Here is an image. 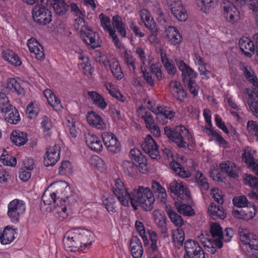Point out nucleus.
Returning a JSON list of instances; mask_svg holds the SVG:
<instances>
[{
	"label": "nucleus",
	"mask_w": 258,
	"mask_h": 258,
	"mask_svg": "<svg viewBox=\"0 0 258 258\" xmlns=\"http://www.w3.org/2000/svg\"><path fill=\"white\" fill-rule=\"evenodd\" d=\"M11 140L17 146L23 145L27 142V134L19 131H13L12 133Z\"/></svg>",
	"instance_id": "nucleus-43"
},
{
	"label": "nucleus",
	"mask_w": 258,
	"mask_h": 258,
	"mask_svg": "<svg viewBox=\"0 0 258 258\" xmlns=\"http://www.w3.org/2000/svg\"><path fill=\"white\" fill-rule=\"evenodd\" d=\"M6 87L10 90L16 92L18 95H24V89L20 86L19 83L14 78L7 80Z\"/></svg>",
	"instance_id": "nucleus-46"
},
{
	"label": "nucleus",
	"mask_w": 258,
	"mask_h": 258,
	"mask_svg": "<svg viewBox=\"0 0 258 258\" xmlns=\"http://www.w3.org/2000/svg\"><path fill=\"white\" fill-rule=\"evenodd\" d=\"M206 133L210 136L213 137V139L220 146L224 148L227 147V142L222 137L219 133L214 131L211 127H207L206 130Z\"/></svg>",
	"instance_id": "nucleus-45"
},
{
	"label": "nucleus",
	"mask_w": 258,
	"mask_h": 258,
	"mask_svg": "<svg viewBox=\"0 0 258 258\" xmlns=\"http://www.w3.org/2000/svg\"><path fill=\"white\" fill-rule=\"evenodd\" d=\"M99 61L107 66L109 65L111 73L114 77L117 80H121L123 77V73L121 69L118 60L115 58L107 59V56L104 54L100 55Z\"/></svg>",
	"instance_id": "nucleus-10"
},
{
	"label": "nucleus",
	"mask_w": 258,
	"mask_h": 258,
	"mask_svg": "<svg viewBox=\"0 0 258 258\" xmlns=\"http://www.w3.org/2000/svg\"><path fill=\"white\" fill-rule=\"evenodd\" d=\"M16 232L15 229L8 226L0 234V242L2 244H8L14 241Z\"/></svg>",
	"instance_id": "nucleus-31"
},
{
	"label": "nucleus",
	"mask_w": 258,
	"mask_h": 258,
	"mask_svg": "<svg viewBox=\"0 0 258 258\" xmlns=\"http://www.w3.org/2000/svg\"><path fill=\"white\" fill-rule=\"evenodd\" d=\"M79 68L84 71L85 74L89 73L91 70V63L88 57H85L82 55H80L79 57Z\"/></svg>",
	"instance_id": "nucleus-62"
},
{
	"label": "nucleus",
	"mask_w": 258,
	"mask_h": 258,
	"mask_svg": "<svg viewBox=\"0 0 258 258\" xmlns=\"http://www.w3.org/2000/svg\"><path fill=\"white\" fill-rule=\"evenodd\" d=\"M210 232L213 240L215 241V245L219 248L223 247V242L221 241V234L222 228L218 223H211L210 224Z\"/></svg>",
	"instance_id": "nucleus-24"
},
{
	"label": "nucleus",
	"mask_w": 258,
	"mask_h": 258,
	"mask_svg": "<svg viewBox=\"0 0 258 258\" xmlns=\"http://www.w3.org/2000/svg\"><path fill=\"white\" fill-rule=\"evenodd\" d=\"M80 248L81 250H84L86 247L90 245L94 241V234L90 231L79 228Z\"/></svg>",
	"instance_id": "nucleus-21"
},
{
	"label": "nucleus",
	"mask_w": 258,
	"mask_h": 258,
	"mask_svg": "<svg viewBox=\"0 0 258 258\" xmlns=\"http://www.w3.org/2000/svg\"><path fill=\"white\" fill-rule=\"evenodd\" d=\"M172 15L179 21L184 22L187 18V13L180 0H166Z\"/></svg>",
	"instance_id": "nucleus-9"
},
{
	"label": "nucleus",
	"mask_w": 258,
	"mask_h": 258,
	"mask_svg": "<svg viewBox=\"0 0 258 258\" xmlns=\"http://www.w3.org/2000/svg\"><path fill=\"white\" fill-rule=\"evenodd\" d=\"M124 61L130 69L134 71L136 69L135 59L130 50H125L123 52Z\"/></svg>",
	"instance_id": "nucleus-61"
},
{
	"label": "nucleus",
	"mask_w": 258,
	"mask_h": 258,
	"mask_svg": "<svg viewBox=\"0 0 258 258\" xmlns=\"http://www.w3.org/2000/svg\"><path fill=\"white\" fill-rule=\"evenodd\" d=\"M121 166L124 172L128 175L134 177L137 174V165L133 162L123 161Z\"/></svg>",
	"instance_id": "nucleus-50"
},
{
	"label": "nucleus",
	"mask_w": 258,
	"mask_h": 258,
	"mask_svg": "<svg viewBox=\"0 0 258 258\" xmlns=\"http://www.w3.org/2000/svg\"><path fill=\"white\" fill-rule=\"evenodd\" d=\"M99 18L101 21V24L105 31L110 33L113 30L111 27V21L110 18L103 13H101L99 16Z\"/></svg>",
	"instance_id": "nucleus-63"
},
{
	"label": "nucleus",
	"mask_w": 258,
	"mask_h": 258,
	"mask_svg": "<svg viewBox=\"0 0 258 258\" xmlns=\"http://www.w3.org/2000/svg\"><path fill=\"white\" fill-rule=\"evenodd\" d=\"M43 94L48 104L55 110L61 107V101L50 89H47L43 91Z\"/></svg>",
	"instance_id": "nucleus-35"
},
{
	"label": "nucleus",
	"mask_w": 258,
	"mask_h": 258,
	"mask_svg": "<svg viewBox=\"0 0 258 258\" xmlns=\"http://www.w3.org/2000/svg\"><path fill=\"white\" fill-rule=\"evenodd\" d=\"M8 98L4 93H0V112L2 113H8L12 108Z\"/></svg>",
	"instance_id": "nucleus-56"
},
{
	"label": "nucleus",
	"mask_w": 258,
	"mask_h": 258,
	"mask_svg": "<svg viewBox=\"0 0 258 258\" xmlns=\"http://www.w3.org/2000/svg\"><path fill=\"white\" fill-rule=\"evenodd\" d=\"M142 148L144 152L153 159H156L159 156L158 147L152 136L147 135L142 144Z\"/></svg>",
	"instance_id": "nucleus-14"
},
{
	"label": "nucleus",
	"mask_w": 258,
	"mask_h": 258,
	"mask_svg": "<svg viewBox=\"0 0 258 258\" xmlns=\"http://www.w3.org/2000/svg\"><path fill=\"white\" fill-rule=\"evenodd\" d=\"M246 131L249 136L258 141V123L254 120H248L246 124Z\"/></svg>",
	"instance_id": "nucleus-53"
},
{
	"label": "nucleus",
	"mask_w": 258,
	"mask_h": 258,
	"mask_svg": "<svg viewBox=\"0 0 258 258\" xmlns=\"http://www.w3.org/2000/svg\"><path fill=\"white\" fill-rule=\"evenodd\" d=\"M246 105L253 115L258 118V101H255L251 95H248Z\"/></svg>",
	"instance_id": "nucleus-55"
},
{
	"label": "nucleus",
	"mask_w": 258,
	"mask_h": 258,
	"mask_svg": "<svg viewBox=\"0 0 258 258\" xmlns=\"http://www.w3.org/2000/svg\"><path fill=\"white\" fill-rule=\"evenodd\" d=\"M255 151L250 147H246L242 154V160L249 166L253 167L255 164Z\"/></svg>",
	"instance_id": "nucleus-39"
},
{
	"label": "nucleus",
	"mask_w": 258,
	"mask_h": 258,
	"mask_svg": "<svg viewBox=\"0 0 258 258\" xmlns=\"http://www.w3.org/2000/svg\"><path fill=\"white\" fill-rule=\"evenodd\" d=\"M173 241L179 246L182 245L185 239L184 232L181 228H177L172 230Z\"/></svg>",
	"instance_id": "nucleus-48"
},
{
	"label": "nucleus",
	"mask_w": 258,
	"mask_h": 258,
	"mask_svg": "<svg viewBox=\"0 0 258 258\" xmlns=\"http://www.w3.org/2000/svg\"><path fill=\"white\" fill-rule=\"evenodd\" d=\"M88 95L92 100L93 104L97 107L102 109H104L107 107V104L105 102L104 98L97 92L89 91Z\"/></svg>",
	"instance_id": "nucleus-40"
},
{
	"label": "nucleus",
	"mask_w": 258,
	"mask_h": 258,
	"mask_svg": "<svg viewBox=\"0 0 258 258\" xmlns=\"http://www.w3.org/2000/svg\"><path fill=\"white\" fill-rule=\"evenodd\" d=\"M198 237L209 252L212 254L216 252V247L217 246L215 245V241L213 240L212 238H210V236L207 232L205 231L201 232L200 234L198 236Z\"/></svg>",
	"instance_id": "nucleus-25"
},
{
	"label": "nucleus",
	"mask_w": 258,
	"mask_h": 258,
	"mask_svg": "<svg viewBox=\"0 0 258 258\" xmlns=\"http://www.w3.org/2000/svg\"><path fill=\"white\" fill-rule=\"evenodd\" d=\"M85 142L88 147L92 151L99 152L102 150L103 145L100 138L95 135L85 134Z\"/></svg>",
	"instance_id": "nucleus-22"
},
{
	"label": "nucleus",
	"mask_w": 258,
	"mask_h": 258,
	"mask_svg": "<svg viewBox=\"0 0 258 258\" xmlns=\"http://www.w3.org/2000/svg\"><path fill=\"white\" fill-rule=\"evenodd\" d=\"M60 148L59 146L55 145L47 149L44 158V164L45 166L55 165L60 158Z\"/></svg>",
	"instance_id": "nucleus-13"
},
{
	"label": "nucleus",
	"mask_w": 258,
	"mask_h": 258,
	"mask_svg": "<svg viewBox=\"0 0 258 258\" xmlns=\"http://www.w3.org/2000/svg\"><path fill=\"white\" fill-rule=\"evenodd\" d=\"M73 172L72 164L69 161H62L58 168V173L61 175H69Z\"/></svg>",
	"instance_id": "nucleus-60"
},
{
	"label": "nucleus",
	"mask_w": 258,
	"mask_h": 258,
	"mask_svg": "<svg viewBox=\"0 0 258 258\" xmlns=\"http://www.w3.org/2000/svg\"><path fill=\"white\" fill-rule=\"evenodd\" d=\"M50 187L53 188L54 190L50 194L49 196L50 198L47 199L46 193L42 197V200L45 205H50L52 203L57 206L56 211L58 213L65 214L67 211V208L62 203H64L65 199L68 198L67 195L68 184L67 182L62 181H58L52 183Z\"/></svg>",
	"instance_id": "nucleus-1"
},
{
	"label": "nucleus",
	"mask_w": 258,
	"mask_h": 258,
	"mask_svg": "<svg viewBox=\"0 0 258 258\" xmlns=\"http://www.w3.org/2000/svg\"><path fill=\"white\" fill-rule=\"evenodd\" d=\"M53 7L56 14L59 15H63L67 11V5L64 1L54 3Z\"/></svg>",
	"instance_id": "nucleus-64"
},
{
	"label": "nucleus",
	"mask_w": 258,
	"mask_h": 258,
	"mask_svg": "<svg viewBox=\"0 0 258 258\" xmlns=\"http://www.w3.org/2000/svg\"><path fill=\"white\" fill-rule=\"evenodd\" d=\"M79 228L68 231L64 235L63 242L69 247L74 248L72 250H78L80 248Z\"/></svg>",
	"instance_id": "nucleus-15"
},
{
	"label": "nucleus",
	"mask_w": 258,
	"mask_h": 258,
	"mask_svg": "<svg viewBox=\"0 0 258 258\" xmlns=\"http://www.w3.org/2000/svg\"><path fill=\"white\" fill-rule=\"evenodd\" d=\"M239 47L245 56L251 57L254 51L253 43L248 38H241L239 41Z\"/></svg>",
	"instance_id": "nucleus-30"
},
{
	"label": "nucleus",
	"mask_w": 258,
	"mask_h": 258,
	"mask_svg": "<svg viewBox=\"0 0 258 258\" xmlns=\"http://www.w3.org/2000/svg\"><path fill=\"white\" fill-rule=\"evenodd\" d=\"M166 211L172 222L176 227H181L184 225V221L181 216L177 214L172 209L166 207Z\"/></svg>",
	"instance_id": "nucleus-47"
},
{
	"label": "nucleus",
	"mask_w": 258,
	"mask_h": 258,
	"mask_svg": "<svg viewBox=\"0 0 258 258\" xmlns=\"http://www.w3.org/2000/svg\"><path fill=\"white\" fill-rule=\"evenodd\" d=\"M148 233L150 241L148 239V242L147 243H144V244L147 252L151 255L158 251V237L157 234L154 231H149Z\"/></svg>",
	"instance_id": "nucleus-23"
},
{
	"label": "nucleus",
	"mask_w": 258,
	"mask_h": 258,
	"mask_svg": "<svg viewBox=\"0 0 258 258\" xmlns=\"http://www.w3.org/2000/svg\"><path fill=\"white\" fill-rule=\"evenodd\" d=\"M155 198L152 191L149 187L140 186L131 193L129 199L132 207L137 210L139 206L146 211L152 210L154 207Z\"/></svg>",
	"instance_id": "nucleus-2"
},
{
	"label": "nucleus",
	"mask_w": 258,
	"mask_h": 258,
	"mask_svg": "<svg viewBox=\"0 0 258 258\" xmlns=\"http://www.w3.org/2000/svg\"><path fill=\"white\" fill-rule=\"evenodd\" d=\"M185 253L183 258H205V252L199 242L192 239H188L184 242Z\"/></svg>",
	"instance_id": "nucleus-6"
},
{
	"label": "nucleus",
	"mask_w": 258,
	"mask_h": 258,
	"mask_svg": "<svg viewBox=\"0 0 258 258\" xmlns=\"http://www.w3.org/2000/svg\"><path fill=\"white\" fill-rule=\"evenodd\" d=\"M236 213L239 214L240 216L238 217L239 218L248 220L254 217L256 214V209L254 205L249 203V205L240 211L235 210L233 211L234 214H235Z\"/></svg>",
	"instance_id": "nucleus-29"
},
{
	"label": "nucleus",
	"mask_w": 258,
	"mask_h": 258,
	"mask_svg": "<svg viewBox=\"0 0 258 258\" xmlns=\"http://www.w3.org/2000/svg\"><path fill=\"white\" fill-rule=\"evenodd\" d=\"M166 36L170 43L179 45L182 41V36L178 30L174 27L169 26L166 30Z\"/></svg>",
	"instance_id": "nucleus-32"
},
{
	"label": "nucleus",
	"mask_w": 258,
	"mask_h": 258,
	"mask_svg": "<svg viewBox=\"0 0 258 258\" xmlns=\"http://www.w3.org/2000/svg\"><path fill=\"white\" fill-rule=\"evenodd\" d=\"M88 123L92 126L99 130L105 128V124L101 117L96 112L91 111L88 112L87 116Z\"/></svg>",
	"instance_id": "nucleus-27"
},
{
	"label": "nucleus",
	"mask_w": 258,
	"mask_h": 258,
	"mask_svg": "<svg viewBox=\"0 0 258 258\" xmlns=\"http://www.w3.org/2000/svg\"><path fill=\"white\" fill-rule=\"evenodd\" d=\"M170 166L176 173L182 178L188 177L191 175L189 170H185L177 162H171Z\"/></svg>",
	"instance_id": "nucleus-54"
},
{
	"label": "nucleus",
	"mask_w": 258,
	"mask_h": 258,
	"mask_svg": "<svg viewBox=\"0 0 258 258\" xmlns=\"http://www.w3.org/2000/svg\"><path fill=\"white\" fill-rule=\"evenodd\" d=\"M32 16L35 22L42 25L48 24L52 19L51 13L47 7L39 6H36L33 8Z\"/></svg>",
	"instance_id": "nucleus-7"
},
{
	"label": "nucleus",
	"mask_w": 258,
	"mask_h": 258,
	"mask_svg": "<svg viewBox=\"0 0 258 258\" xmlns=\"http://www.w3.org/2000/svg\"><path fill=\"white\" fill-rule=\"evenodd\" d=\"M27 45L31 53H33L36 58L43 60L45 57L43 48L39 42L34 38H31L27 40Z\"/></svg>",
	"instance_id": "nucleus-19"
},
{
	"label": "nucleus",
	"mask_w": 258,
	"mask_h": 258,
	"mask_svg": "<svg viewBox=\"0 0 258 258\" xmlns=\"http://www.w3.org/2000/svg\"><path fill=\"white\" fill-rule=\"evenodd\" d=\"M26 211V204L22 200L16 199L8 205L7 215L13 223H18L25 214Z\"/></svg>",
	"instance_id": "nucleus-4"
},
{
	"label": "nucleus",
	"mask_w": 258,
	"mask_h": 258,
	"mask_svg": "<svg viewBox=\"0 0 258 258\" xmlns=\"http://www.w3.org/2000/svg\"><path fill=\"white\" fill-rule=\"evenodd\" d=\"M169 88L171 94L178 100H182L186 96V93L181 83L176 81H172L169 84Z\"/></svg>",
	"instance_id": "nucleus-26"
},
{
	"label": "nucleus",
	"mask_w": 258,
	"mask_h": 258,
	"mask_svg": "<svg viewBox=\"0 0 258 258\" xmlns=\"http://www.w3.org/2000/svg\"><path fill=\"white\" fill-rule=\"evenodd\" d=\"M112 190L122 205L128 206L131 194L128 193L124 183L119 178L113 179L112 182Z\"/></svg>",
	"instance_id": "nucleus-5"
},
{
	"label": "nucleus",
	"mask_w": 258,
	"mask_h": 258,
	"mask_svg": "<svg viewBox=\"0 0 258 258\" xmlns=\"http://www.w3.org/2000/svg\"><path fill=\"white\" fill-rule=\"evenodd\" d=\"M208 211L210 216L213 219L220 218L223 219L226 217L225 213L222 207L216 206L212 203L209 206Z\"/></svg>",
	"instance_id": "nucleus-37"
},
{
	"label": "nucleus",
	"mask_w": 258,
	"mask_h": 258,
	"mask_svg": "<svg viewBox=\"0 0 258 258\" xmlns=\"http://www.w3.org/2000/svg\"><path fill=\"white\" fill-rule=\"evenodd\" d=\"M221 169L226 172L228 176L233 178L237 176L238 169L235 165L230 161H225L220 164Z\"/></svg>",
	"instance_id": "nucleus-42"
},
{
	"label": "nucleus",
	"mask_w": 258,
	"mask_h": 258,
	"mask_svg": "<svg viewBox=\"0 0 258 258\" xmlns=\"http://www.w3.org/2000/svg\"><path fill=\"white\" fill-rule=\"evenodd\" d=\"M195 178L197 185L201 190H207L209 188V184L202 173L197 171Z\"/></svg>",
	"instance_id": "nucleus-57"
},
{
	"label": "nucleus",
	"mask_w": 258,
	"mask_h": 258,
	"mask_svg": "<svg viewBox=\"0 0 258 258\" xmlns=\"http://www.w3.org/2000/svg\"><path fill=\"white\" fill-rule=\"evenodd\" d=\"M7 113L8 115L6 116V119L10 123L17 124L20 120V118L19 112L13 106H12V108H11V109Z\"/></svg>",
	"instance_id": "nucleus-58"
},
{
	"label": "nucleus",
	"mask_w": 258,
	"mask_h": 258,
	"mask_svg": "<svg viewBox=\"0 0 258 258\" xmlns=\"http://www.w3.org/2000/svg\"><path fill=\"white\" fill-rule=\"evenodd\" d=\"M139 117L144 119L146 127H150L154 124L155 121L152 113L144 106H141L137 109Z\"/></svg>",
	"instance_id": "nucleus-33"
},
{
	"label": "nucleus",
	"mask_w": 258,
	"mask_h": 258,
	"mask_svg": "<svg viewBox=\"0 0 258 258\" xmlns=\"http://www.w3.org/2000/svg\"><path fill=\"white\" fill-rule=\"evenodd\" d=\"M104 86L112 97L122 102L125 101L126 97L118 91L113 84L110 82H106Z\"/></svg>",
	"instance_id": "nucleus-44"
},
{
	"label": "nucleus",
	"mask_w": 258,
	"mask_h": 258,
	"mask_svg": "<svg viewBox=\"0 0 258 258\" xmlns=\"http://www.w3.org/2000/svg\"><path fill=\"white\" fill-rule=\"evenodd\" d=\"M222 7L223 9V16L227 22L234 24L238 21L239 12L231 2L228 0H224Z\"/></svg>",
	"instance_id": "nucleus-8"
},
{
	"label": "nucleus",
	"mask_w": 258,
	"mask_h": 258,
	"mask_svg": "<svg viewBox=\"0 0 258 258\" xmlns=\"http://www.w3.org/2000/svg\"><path fill=\"white\" fill-rule=\"evenodd\" d=\"M151 188L153 191L157 194L158 198L161 202L165 203L167 195L165 189L156 181H152Z\"/></svg>",
	"instance_id": "nucleus-41"
},
{
	"label": "nucleus",
	"mask_w": 258,
	"mask_h": 258,
	"mask_svg": "<svg viewBox=\"0 0 258 258\" xmlns=\"http://www.w3.org/2000/svg\"><path fill=\"white\" fill-rule=\"evenodd\" d=\"M178 69L182 72L184 83L194 80L197 76V73L182 60H176Z\"/></svg>",
	"instance_id": "nucleus-18"
},
{
	"label": "nucleus",
	"mask_w": 258,
	"mask_h": 258,
	"mask_svg": "<svg viewBox=\"0 0 258 258\" xmlns=\"http://www.w3.org/2000/svg\"><path fill=\"white\" fill-rule=\"evenodd\" d=\"M103 142L107 150L112 153L119 152L121 149L120 144L117 138L112 133L104 132L101 135Z\"/></svg>",
	"instance_id": "nucleus-11"
},
{
	"label": "nucleus",
	"mask_w": 258,
	"mask_h": 258,
	"mask_svg": "<svg viewBox=\"0 0 258 258\" xmlns=\"http://www.w3.org/2000/svg\"><path fill=\"white\" fill-rule=\"evenodd\" d=\"M153 112L157 115L158 119L164 116L167 119H171L175 115V112L171 108L164 106H158L153 110Z\"/></svg>",
	"instance_id": "nucleus-38"
},
{
	"label": "nucleus",
	"mask_w": 258,
	"mask_h": 258,
	"mask_svg": "<svg viewBox=\"0 0 258 258\" xmlns=\"http://www.w3.org/2000/svg\"><path fill=\"white\" fill-rule=\"evenodd\" d=\"M82 31L81 36L86 43L93 48L100 46L101 41L99 34L97 32L89 28Z\"/></svg>",
	"instance_id": "nucleus-16"
},
{
	"label": "nucleus",
	"mask_w": 258,
	"mask_h": 258,
	"mask_svg": "<svg viewBox=\"0 0 258 258\" xmlns=\"http://www.w3.org/2000/svg\"><path fill=\"white\" fill-rule=\"evenodd\" d=\"M154 221L162 234H165L167 232L166 219L165 216L158 211L154 212Z\"/></svg>",
	"instance_id": "nucleus-36"
},
{
	"label": "nucleus",
	"mask_w": 258,
	"mask_h": 258,
	"mask_svg": "<svg viewBox=\"0 0 258 258\" xmlns=\"http://www.w3.org/2000/svg\"><path fill=\"white\" fill-rule=\"evenodd\" d=\"M130 250L134 258H141L143 254L142 242L137 236H133L130 241Z\"/></svg>",
	"instance_id": "nucleus-28"
},
{
	"label": "nucleus",
	"mask_w": 258,
	"mask_h": 258,
	"mask_svg": "<svg viewBox=\"0 0 258 258\" xmlns=\"http://www.w3.org/2000/svg\"><path fill=\"white\" fill-rule=\"evenodd\" d=\"M244 183L253 189L258 190V178L251 174L243 176Z\"/></svg>",
	"instance_id": "nucleus-59"
},
{
	"label": "nucleus",
	"mask_w": 258,
	"mask_h": 258,
	"mask_svg": "<svg viewBox=\"0 0 258 258\" xmlns=\"http://www.w3.org/2000/svg\"><path fill=\"white\" fill-rule=\"evenodd\" d=\"M102 204L107 211L109 212L115 213L117 211L116 203L113 197H105L102 199Z\"/></svg>",
	"instance_id": "nucleus-52"
},
{
	"label": "nucleus",
	"mask_w": 258,
	"mask_h": 258,
	"mask_svg": "<svg viewBox=\"0 0 258 258\" xmlns=\"http://www.w3.org/2000/svg\"><path fill=\"white\" fill-rule=\"evenodd\" d=\"M2 57L5 60L14 66H20L22 64L19 56L13 50L7 49L2 52Z\"/></svg>",
	"instance_id": "nucleus-34"
},
{
	"label": "nucleus",
	"mask_w": 258,
	"mask_h": 258,
	"mask_svg": "<svg viewBox=\"0 0 258 258\" xmlns=\"http://www.w3.org/2000/svg\"><path fill=\"white\" fill-rule=\"evenodd\" d=\"M40 123L41 128L42 130L43 135L45 137H50L51 135L52 123L50 118L46 115L42 116Z\"/></svg>",
	"instance_id": "nucleus-49"
},
{
	"label": "nucleus",
	"mask_w": 258,
	"mask_h": 258,
	"mask_svg": "<svg viewBox=\"0 0 258 258\" xmlns=\"http://www.w3.org/2000/svg\"><path fill=\"white\" fill-rule=\"evenodd\" d=\"M164 132L167 137L179 148H186L193 143L192 135L183 125L178 126L174 130L165 126Z\"/></svg>",
	"instance_id": "nucleus-3"
},
{
	"label": "nucleus",
	"mask_w": 258,
	"mask_h": 258,
	"mask_svg": "<svg viewBox=\"0 0 258 258\" xmlns=\"http://www.w3.org/2000/svg\"><path fill=\"white\" fill-rule=\"evenodd\" d=\"M239 233L240 241L246 247L251 249L258 250V239L255 235L243 229L240 230Z\"/></svg>",
	"instance_id": "nucleus-12"
},
{
	"label": "nucleus",
	"mask_w": 258,
	"mask_h": 258,
	"mask_svg": "<svg viewBox=\"0 0 258 258\" xmlns=\"http://www.w3.org/2000/svg\"><path fill=\"white\" fill-rule=\"evenodd\" d=\"M140 16L145 27L153 32L151 38L155 37L154 35L157 34V28L150 12L146 9H142L140 11Z\"/></svg>",
	"instance_id": "nucleus-20"
},
{
	"label": "nucleus",
	"mask_w": 258,
	"mask_h": 258,
	"mask_svg": "<svg viewBox=\"0 0 258 258\" xmlns=\"http://www.w3.org/2000/svg\"><path fill=\"white\" fill-rule=\"evenodd\" d=\"M170 191L181 200H187L189 198L190 192L182 182L174 180L170 183Z\"/></svg>",
	"instance_id": "nucleus-17"
},
{
	"label": "nucleus",
	"mask_w": 258,
	"mask_h": 258,
	"mask_svg": "<svg viewBox=\"0 0 258 258\" xmlns=\"http://www.w3.org/2000/svg\"><path fill=\"white\" fill-rule=\"evenodd\" d=\"M175 205L178 212L185 216H191L194 214V210L188 204H184L180 201H176Z\"/></svg>",
	"instance_id": "nucleus-51"
}]
</instances>
